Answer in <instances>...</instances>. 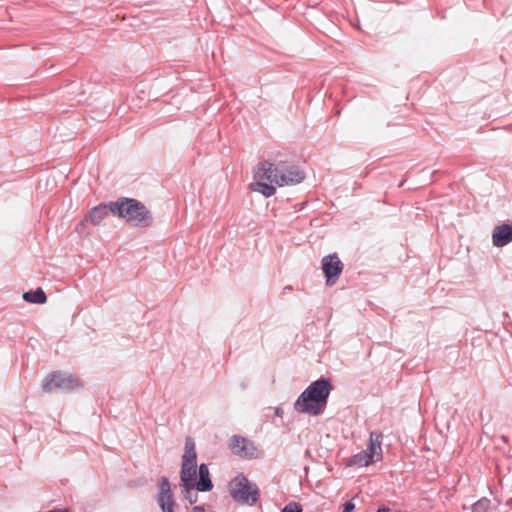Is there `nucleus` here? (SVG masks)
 Masks as SVG:
<instances>
[{"mask_svg": "<svg viewBox=\"0 0 512 512\" xmlns=\"http://www.w3.org/2000/svg\"><path fill=\"white\" fill-rule=\"evenodd\" d=\"M254 178L256 182L251 183L249 188L270 197L275 194L276 186L284 187L300 183L304 179V173L294 166L264 161L255 169Z\"/></svg>", "mask_w": 512, "mask_h": 512, "instance_id": "1", "label": "nucleus"}, {"mask_svg": "<svg viewBox=\"0 0 512 512\" xmlns=\"http://www.w3.org/2000/svg\"><path fill=\"white\" fill-rule=\"evenodd\" d=\"M330 390V383L326 379L311 383L296 400L295 410L309 415L320 414L326 407Z\"/></svg>", "mask_w": 512, "mask_h": 512, "instance_id": "2", "label": "nucleus"}, {"mask_svg": "<svg viewBox=\"0 0 512 512\" xmlns=\"http://www.w3.org/2000/svg\"><path fill=\"white\" fill-rule=\"evenodd\" d=\"M110 211L137 226H149L152 215L144 204L132 198H121L110 203Z\"/></svg>", "mask_w": 512, "mask_h": 512, "instance_id": "3", "label": "nucleus"}, {"mask_svg": "<svg viewBox=\"0 0 512 512\" xmlns=\"http://www.w3.org/2000/svg\"><path fill=\"white\" fill-rule=\"evenodd\" d=\"M383 433L372 431L369 434L366 449L348 459V466L367 467L383 459L382 450Z\"/></svg>", "mask_w": 512, "mask_h": 512, "instance_id": "4", "label": "nucleus"}, {"mask_svg": "<svg viewBox=\"0 0 512 512\" xmlns=\"http://www.w3.org/2000/svg\"><path fill=\"white\" fill-rule=\"evenodd\" d=\"M82 387V383L76 376L61 371L50 373L45 378L42 388L50 393L54 390L69 392Z\"/></svg>", "mask_w": 512, "mask_h": 512, "instance_id": "5", "label": "nucleus"}, {"mask_svg": "<svg viewBox=\"0 0 512 512\" xmlns=\"http://www.w3.org/2000/svg\"><path fill=\"white\" fill-rule=\"evenodd\" d=\"M230 493L232 497L243 503L253 504L258 499V489L244 476H237L230 482Z\"/></svg>", "mask_w": 512, "mask_h": 512, "instance_id": "6", "label": "nucleus"}, {"mask_svg": "<svg viewBox=\"0 0 512 512\" xmlns=\"http://www.w3.org/2000/svg\"><path fill=\"white\" fill-rule=\"evenodd\" d=\"M343 263L336 253L327 255L322 259V270L326 277L327 285H334L343 271Z\"/></svg>", "mask_w": 512, "mask_h": 512, "instance_id": "7", "label": "nucleus"}, {"mask_svg": "<svg viewBox=\"0 0 512 512\" xmlns=\"http://www.w3.org/2000/svg\"><path fill=\"white\" fill-rule=\"evenodd\" d=\"M229 448L232 453L242 458H256L258 450L254 443L244 437L234 435L229 441Z\"/></svg>", "mask_w": 512, "mask_h": 512, "instance_id": "8", "label": "nucleus"}, {"mask_svg": "<svg viewBox=\"0 0 512 512\" xmlns=\"http://www.w3.org/2000/svg\"><path fill=\"white\" fill-rule=\"evenodd\" d=\"M158 503L163 512H173V497L167 478H162L159 487Z\"/></svg>", "mask_w": 512, "mask_h": 512, "instance_id": "9", "label": "nucleus"}, {"mask_svg": "<svg viewBox=\"0 0 512 512\" xmlns=\"http://www.w3.org/2000/svg\"><path fill=\"white\" fill-rule=\"evenodd\" d=\"M512 241V226L502 224L496 226L492 233V242L496 247H503Z\"/></svg>", "mask_w": 512, "mask_h": 512, "instance_id": "10", "label": "nucleus"}, {"mask_svg": "<svg viewBox=\"0 0 512 512\" xmlns=\"http://www.w3.org/2000/svg\"><path fill=\"white\" fill-rule=\"evenodd\" d=\"M110 203L101 204L91 209L89 214L85 217V221H90L93 225H100L103 220L109 215Z\"/></svg>", "mask_w": 512, "mask_h": 512, "instance_id": "11", "label": "nucleus"}, {"mask_svg": "<svg viewBox=\"0 0 512 512\" xmlns=\"http://www.w3.org/2000/svg\"><path fill=\"white\" fill-rule=\"evenodd\" d=\"M196 464H182L181 480L187 489V493L195 488Z\"/></svg>", "mask_w": 512, "mask_h": 512, "instance_id": "12", "label": "nucleus"}, {"mask_svg": "<svg viewBox=\"0 0 512 512\" xmlns=\"http://www.w3.org/2000/svg\"><path fill=\"white\" fill-rule=\"evenodd\" d=\"M199 481H195V487L198 491H210L213 484L209 477V469L205 464H201L199 467Z\"/></svg>", "mask_w": 512, "mask_h": 512, "instance_id": "13", "label": "nucleus"}, {"mask_svg": "<svg viewBox=\"0 0 512 512\" xmlns=\"http://www.w3.org/2000/svg\"><path fill=\"white\" fill-rule=\"evenodd\" d=\"M23 299L29 303L44 304L47 301V297L42 288H37L35 291L25 292Z\"/></svg>", "mask_w": 512, "mask_h": 512, "instance_id": "14", "label": "nucleus"}, {"mask_svg": "<svg viewBox=\"0 0 512 512\" xmlns=\"http://www.w3.org/2000/svg\"><path fill=\"white\" fill-rule=\"evenodd\" d=\"M490 508V500L481 498L472 505V512H488Z\"/></svg>", "mask_w": 512, "mask_h": 512, "instance_id": "15", "label": "nucleus"}, {"mask_svg": "<svg viewBox=\"0 0 512 512\" xmlns=\"http://www.w3.org/2000/svg\"><path fill=\"white\" fill-rule=\"evenodd\" d=\"M182 464H196V452L195 451H185L183 455V463Z\"/></svg>", "mask_w": 512, "mask_h": 512, "instance_id": "16", "label": "nucleus"}, {"mask_svg": "<svg viewBox=\"0 0 512 512\" xmlns=\"http://www.w3.org/2000/svg\"><path fill=\"white\" fill-rule=\"evenodd\" d=\"M282 512H302V507L297 502H290L284 507Z\"/></svg>", "mask_w": 512, "mask_h": 512, "instance_id": "17", "label": "nucleus"}, {"mask_svg": "<svg viewBox=\"0 0 512 512\" xmlns=\"http://www.w3.org/2000/svg\"><path fill=\"white\" fill-rule=\"evenodd\" d=\"M195 451V444L193 440L187 439L185 443V451Z\"/></svg>", "mask_w": 512, "mask_h": 512, "instance_id": "18", "label": "nucleus"}, {"mask_svg": "<svg viewBox=\"0 0 512 512\" xmlns=\"http://www.w3.org/2000/svg\"><path fill=\"white\" fill-rule=\"evenodd\" d=\"M354 509H355V505L352 502H346L344 504L343 512H353Z\"/></svg>", "mask_w": 512, "mask_h": 512, "instance_id": "19", "label": "nucleus"}, {"mask_svg": "<svg viewBox=\"0 0 512 512\" xmlns=\"http://www.w3.org/2000/svg\"><path fill=\"white\" fill-rule=\"evenodd\" d=\"M76 231L79 233V234H84L85 233V220L80 222L77 227H76Z\"/></svg>", "mask_w": 512, "mask_h": 512, "instance_id": "20", "label": "nucleus"}, {"mask_svg": "<svg viewBox=\"0 0 512 512\" xmlns=\"http://www.w3.org/2000/svg\"><path fill=\"white\" fill-rule=\"evenodd\" d=\"M193 512H204V508L201 506H195Z\"/></svg>", "mask_w": 512, "mask_h": 512, "instance_id": "21", "label": "nucleus"}, {"mask_svg": "<svg viewBox=\"0 0 512 512\" xmlns=\"http://www.w3.org/2000/svg\"><path fill=\"white\" fill-rule=\"evenodd\" d=\"M377 512H390V510H389V508L382 507V508H379Z\"/></svg>", "mask_w": 512, "mask_h": 512, "instance_id": "22", "label": "nucleus"}, {"mask_svg": "<svg viewBox=\"0 0 512 512\" xmlns=\"http://www.w3.org/2000/svg\"><path fill=\"white\" fill-rule=\"evenodd\" d=\"M190 503H194L196 501V497L193 499V496H188Z\"/></svg>", "mask_w": 512, "mask_h": 512, "instance_id": "23", "label": "nucleus"}]
</instances>
